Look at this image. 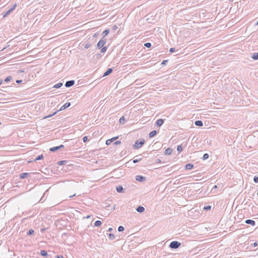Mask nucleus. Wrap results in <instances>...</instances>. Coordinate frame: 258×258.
Wrapping results in <instances>:
<instances>
[{"label":"nucleus","mask_w":258,"mask_h":258,"mask_svg":"<svg viewBox=\"0 0 258 258\" xmlns=\"http://www.w3.org/2000/svg\"><path fill=\"white\" fill-rule=\"evenodd\" d=\"M91 216V215H88L85 218H86V219L90 218Z\"/></svg>","instance_id":"nucleus-55"},{"label":"nucleus","mask_w":258,"mask_h":258,"mask_svg":"<svg viewBox=\"0 0 258 258\" xmlns=\"http://www.w3.org/2000/svg\"><path fill=\"white\" fill-rule=\"evenodd\" d=\"M63 147H64V146L63 145H61L58 146H56V147H53L50 148L49 150L51 152H55V151L58 150L59 149L63 148Z\"/></svg>","instance_id":"nucleus-4"},{"label":"nucleus","mask_w":258,"mask_h":258,"mask_svg":"<svg viewBox=\"0 0 258 258\" xmlns=\"http://www.w3.org/2000/svg\"><path fill=\"white\" fill-rule=\"evenodd\" d=\"M172 149L170 148L166 149L165 151L164 154L167 155H170L172 153Z\"/></svg>","instance_id":"nucleus-16"},{"label":"nucleus","mask_w":258,"mask_h":258,"mask_svg":"<svg viewBox=\"0 0 258 258\" xmlns=\"http://www.w3.org/2000/svg\"><path fill=\"white\" fill-rule=\"evenodd\" d=\"M156 162L157 163H160L161 162V161L160 159H156Z\"/></svg>","instance_id":"nucleus-48"},{"label":"nucleus","mask_w":258,"mask_h":258,"mask_svg":"<svg viewBox=\"0 0 258 258\" xmlns=\"http://www.w3.org/2000/svg\"><path fill=\"white\" fill-rule=\"evenodd\" d=\"M17 7V4L16 3H15L12 6V7L10 8V9L13 11H14L15 8H16Z\"/></svg>","instance_id":"nucleus-38"},{"label":"nucleus","mask_w":258,"mask_h":258,"mask_svg":"<svg viewBox=\"0 0 258 258\" xmlns=\"http://www.w3.org/2000/svg\"><path fill=\"white\" fill-rule=\"evenodd\" d=\"M141 160H142V158L134 159L133 162L134 163H136L140 161Z\"/></svg>","instance_id":"nucleus-40"},{"label":"nucleus","mask_w":258,"mask_h":258,"mask_svg":"<svg viewBox=\"0 0 258 258\" xmlns=\"http://www.w3.org/2000/svg\"><path fill=\"white\" fill-rule=\"evenodd\" d=\"M119 123L120 124H124L125 123V118L124 116H122L120 118Z\"/></svg>","instance_id":"nucleus-26"},{"label":"nucleus","mask_w":258,"mask_h":258,"mask_svg":"<svg viewBox=\"0 0 258 258\" xmlns=\"http://www.w3.org/2000/svg\"><path fill=\"white\" fill-rule=\"evenodd\" d=\"M253 245L254 246H256L257 245V242H254V244H253Z\"/></svg>","instance_id":"nucleus-56"},{"label":"nucleus","mask_w":258,"mask_h":258,"mask_svg":"<svg viewBox=\"0 0 258 258\" xmlns=\"http://www.w3.org/2000/svg\"><path fill=\"white\" fill-rule=\"evenodd\" d=\"M22 82V80H16V82L18 84H19L20 83H21Z\"/></svg>","instance_id":"nucleus-49"},{"label":"nucleus","mask_w":258,"mask_h":258,"mask_svg":"<svg viewBox=\"0 0 258 258\" xmlns=\"http://www.w3.org/2000/svg\"><path fill=\"white\" fill-rule=\"evenodd\" d=\"M136 180L140 182H144L146 181V178L142 175H137L136 176Z\"/></svg>","instance_id":"nucleus-6"},{"label":"nucleus","mask_w":258,"mask_h":258,"mask_svg":"<svg viewBox=\"0 0 258 258\" xmlns=\"http://www.w3.org/2000/svg\"><path fill=\"white\" fill-rule=\"evenodd\" d=\"M217 188V185H215L214 186V187H213V189H214V188L215 189V188Z\"/></svg>","instance_id":"nucleus-58"},{"label":"nucleus","mask_w":258,"mask_h":258,"mask_svg":"<svg viewBox=\"0 0 258 258\" xmlns=\"http://www.w3.org/2000/svg\"><path fill=\"white\" fill-rule=\"evenodd\" d=\"M40 253L43 256L46 257L47 256H48V253H47V251L44 250H41L40 251Z\"/></svg>","instance_id":"nucleus-20"},{"label":"nucleus","mask_w":258,"mask_h":258,"mask_svg":"<svg viewBox=\"0 0 258 258\" xmlns=\"http://www.w3.org/2000/svg\"><path fill=\"white\" fill-rule=\"evenodd\" d=\"M183 148L182 145H179L177 146V150L178 152H180L182 151Z\"/></svg>","instance_id":"nucleus-28"},{"label":"nucleus","mask_w":258,"mask_h":258,"mask_svg":"<svg viewBox=\"0 0 258 258\" xmlns=\"http://www.w3.org/2000/svg\"><path fill=\"white\" fill-rule=\"evenodd\" d=\"M34 231L32 229H30L27 232V235L30 236L34 234Z\"/></svg>","instance_id":"nucleus-25"},{"label":"nucleus","mask_w":258,"mask_h":258,"mask_svg":"<svg viewBox=\"0 0 258 258\" xmlns=\"http://www.w3.org/2000/svg\"><path fill=\"white\" fill-rule=\"evenodd\" d=\"M118 138V137L117 136V137H113V138H111V139H112V141L113 142L115 140H116V139H117Z\"/></svg>","instance_id":"nucleus-47"},{"label":"nucleus","mask_w":258,"mask_h":258,"mask_svg":"<svg viewBox=\"0 0 258 258\" xmlns=\"http://www.w3.org/2000/svg\"><path fill=\"white\" fill-rule=\"evenodd\" d=\"M124 230V227L122 226H119L118 228V231L119 232H122Z\"/></svg>","instance_id":"nucleus-37"},{"label":"nucleus","mask_w":258,"mask_h":258,"mask_svg":"<svg viewBox=\"0 0 258 258\" xmlns=\"http://www.w3.org/2000/svg\"><path fill=\"white\" fill-rule=\"evenodd\" d=\"M116 190L119 193H123L124 192V189L122 185H118L116 186Z\"/></svg>","instance_id":"nucleus-10"},{"label":"nucleus","mask_w":258,"mask_h":258,"mask_svg":"<svg viewBox=\"0 0 258 258\" xmlns=\"http://www.w3.org/2000/svg\"><path fill=\"white\" fill-rule=\"evenodd\" d=\"M113 71V69L112 68H109L107 70V71L104 73L103 77L107 76L110 75Z\"/></svg>","instance_id":"nucleus-12"},{"label":"nucleus","mask_w":258,"mask_h":258,"mask_svg":"<svg viewBox=\"0 0 258 258\" xmlns=\"http://www.w3.org/2000/svg\"><path fill=\"white\" fill-rule=\"evenodd\" d=\"M67 162H68V161L67 160L59 161L57 162V164L59 165H64Z\"/></svg>","instance_id":"nucleus-24"},{"label":"nucleus","mask_w":258,"mask_h":258,"mask_svg":"<svg viewBox=\"0 0 258 258\" xmlns=\"http://www.w3.org/2000/svg\"><path fill=\"white\" fill-rule=\"evenodd\" d=\"M12 12V11L10 9H9L6 12L3 13V17L5 18V17H7Z\"/></svg>","instance_id":"nucleus-18"},{"label":"nucleus","mask_w":258,"mask_h":258,"mask_svg":"<svg viewBox=\"0 0 258 258\" xmlns=\"http://www.w3.org/2000/svg\"><path fill=\"white\" fill-rule=\"evenodd\" d=\"M71 105L70 102H66L65 104H64L60 108L59 110H64L69 107H70Z\"/></svg>","instance_id":"nucleus-11"},{"label":"nucleus","mask_w":258,"mask_h":258,"mask_svg":"<svg viewBox=\"0 0 258 258\" xmlns=\"http://www.w3.org/2000/svg\"><path fill=\"white\" fill-rule=\"evenodd\" d=\"M194 167V165L192 163H188L185 166V169L187 170H190Z\"/></svg>","instance_id":"nucleus-15"},{"label":"nucleus","mask_w":258,"mask_h":258,"mask_svg":"<svg viewBox=\"0 0 258 258\" xmlns=\"http://www.w3.org/2000/svg\"><path fill=\"white\" fill-rule=\"evenodd\" d=\"M31 173H28V172H24L22 173H21L19 175L20 178L21 179H24L25 178L28 176H29L31 175Z\"/></svg>","instance_id":"nucleus-7"},{"label":"nucleus","mask_w":258,"mask_h":258,"mask_svg":"<svg viewBox=\"0 0 258 258\" xmlns=\"http://www.w3.org/2000/svg\"><path fill=\"white\" fill-rule=\"evenodd\" d=\"M195 124L198 126H202L203 125V123L201 120H196L195 122Z\"/></svg>","instance_id":"nucleus-19"},{"label":"nucleus","mask_w":258,"mask_h":258,"mask_svg":"<svg viewBox=\"0 0 258 258\" xmlns=\"http://www.w3.org/2000/svg\"><path fill=\"white\" fill-rule=\"evenodd\" d=\"M75 82L74 80L68 81L65 83V86L67 88L71 87L75 84Z\"/></svg>","instance_id":"nucleus-5"},{"label":"nucleus","mask_w":258,"mask_h":258,"mask_svg":"<svg viewBox=\"0 0 258 258\" xmlns=\"http://www.w3.org/2000/svg\"><path fill=\"white\" fill-rule=\"evenodd\" d=\"M136 210L139 213H142L145 211V208L143 206H139L137 208Z\"/></svg>","instance_id":"nucleus-14"},{"label":"nucleus","mask_w":258,"mask_h":258,"mask_svg":"<svg viewBox=\"0 0 258 258\" xmlns=\"http://www.w3.org/2000/svg\"><path fill=\"white\" fill-rule=\"evenodd\" d=\"M145 141L144 139H141L136 141L135 143L133 145V147L135 149H138L141 148L145 144Z\"/></svg>","instance_id":"nucleus-1"},{"label":"nucleus","mask_w":258,"mask_h":258,"mask_svg":"<svg viewBox=\"0 0 258 258\" xmlns=\"http://www.w3.org/2000/svg\"><path fill=\"white\" fill-rule=\"evenodd\" d=\"M109 29H106L103 32L102 35L103 36L102 38H105V37L109 33Z\"/></svg>","instance_id":"nucleus-17"},{"label":"nucleus","mask_w":258,"mask_h":258,"mask_svg":"<svg viewBox=\"0 0 258 258\" xmlns=\"http://www.w3.org/2000/svg\"><path fill=\"white\" fill-rule=\"evenodd\" d=\"M102 224V222L100 220H97L94 223L95 226L98 227L100 226Z\"/></svg>","instance_id":"nucleus-22"},{"label":"nucleus","mask_w":258,"mask_h":258,"mask_svg":"<svg viewBox=\"0 0 258 258\" xmlns=\"http://www.w3.org/2000/svg\"><path fill=\"white\" fill-rule=\"evenodd\" d=\"M113 142V141H112V139H108V140H107L106 141V144L107 145H109L111 144V143Z\"/></svg>","instance_id":"nucleus-36"},{"label":"nucleus","mask_w":258,"mask_h":258,"mask_svg":"<svg viewBox=\"0 0 258 258\" xmlns=\"http://www.w3.org/2000/svg\"><path fill=\"white\" fill-rule=\"evenodd\" d=\"M108 237H109V239H111V240H113L115 238V237L114 235L112 234V233L109 234Z\"/></svg>","instance_id":"nucleus-32"},{"label":"nucleus","mask_w":258,"mask_h":258,"mask_svg":"<svg viewBox=\"0 0 258 258\" xmlns=\"http://www.w3.org/2000/svg\"><path fill=\"white\" fill-rule=\"evenodd\" d=\"M164 120L163 119H158L156 122V125L157 126H161L164 123Z\"/></svg>","instance_id":"nucleus-8"},{"label":"nucleus","mask_w":258,"mask_h":258,"mask_svg":"<svg viewBox=\"0 0 258 258\" xmlns=\"http://www.w3.org/2000/svg\"><path fill=\"white\" fill-rule=\"evenodd\" d=\"M245 223L247 224H250L252 226H254L255 225V222L251 219H247L245 220Z\"/></svg>","instance_id":"nucleus-9"},{"label":"nucleus","mask_w":258,"mask_h":258,"mask_svg":"<svg viewBox=\"0 0 258 258\" xmlns=\"http://www.w3.org/2000/svg\"><path fill=\"white\" fill-rule=\"evenodd\" d=\"M108 231L109 232H111L113 231V228H109L108 230Z\"/></svg>","instance_id":"nucleus-52"},{"label":"nucleus","mask_w":258,"mask_h":258,"mask_svg":"<svg viewBox=\"0 0 258 258\" xmlns=\"http://www.w3.org/2000/svg\"><path fill=\"white\" fill-rule=\"evenodd\" d=\"M209 154L208 153H205L204 154V155L203 156V159L204 160H206L209 158Z\"/></svg>","instance_id":"nucleus-29"},{"label":"nucleus","mask_w":258,"mask_h":258,"mask_svg":"<svg viewBox=\"0 0 258 258\" xmlns=\"http://www.w3.org/2000/svg\"><path fill=\"white\" fill-rule=\"evenodd\" d=\"M83 141L84 143L88 141V137L87 136H84L83 138Z\"/></svg>","instance_id":"nucleus-42"},{"label":"nucleus","mask_w":258,"mask_h":258,"mask_svg":"<svg viewBox=\"0 0 258 258\" xmlns=\"http://www.w3.org/2000/svg\"><path fill=\"white\" fill-rule=\"evenodd\" d=\"M106 41L107 40L106 38H102V39L97 44V48L100 49L103 47V46L106 43Z\"/></svg>","instance_id":"nucleus-3"},{"label":"nucleus","mask_w":258,"mask_h":258,"mask_svg":"<svg viewBox=\"0 0 258 258\" xmlns=\"http://www.w3.org/2000/svg\"><path fill=\"white\" fill-rule=\"evenodd\" d=\"M96 55L97 58H99L101 57V54L100 53H97V54H96Z\"/></svg>","instance_id":"nucleus-51"},{"label":"nucleus","mask_w":258,"mask_h":258,"mask_svg":"<svg viewBox=\"0 0 258 258\" xmlns=\"http://www.w3.org/2000/svg\"><path fill=\"white\" fill-rule=\"evenodd\" d=\"M144 46H146L147 48H150L152 46V44L150 42L145 43L144 44Z\"/></svg>","instance_id":"nucleus-34"},{"label":"nucleus","mask_w":258,"mask_h":258,"mask_svg":"<svg viewBox=\"0 0 258 258\" xmlns=\"http://www.w3.org/2000/svg\"><path fill=\"white\" fill-rule=\"evenodd\" d=\"M121 143V142L120 141H117L116 142H115L113 144L114 145H119Z\"/></svg>","instance_id":"nucleus-45"},{"label":"nucleus","mask_w":258,"mask_h":258,"mask_svg":"<svg viewBox=\"0 0 258 258\" xmlns=\"http://www.w3.org/2000/svg\"><path fill=\"white\" fill-rule=\"evenodd\" d=\"M107 49V48L106 46L102 47L101 49V52L102 53H104L106 51Z\"/></svg>","instance_id":"nucleus-35"},{"label":"nucleus","mask_w":258,"mask_h":258,"mask_svg":"<svg viewBox=\"0 0 258 258\" xmlns=\"http://www.w3.org/2000/svg\"><path fill=\"white\" fill-rule=\"evenodd\" d=\"M55 258H64L62 255H57Z\"/></svg>","instance_id":"nucleus-50"},{"label":"nucleus","mask_w":258,"mask_h":258,"mask_svg":"<svg viewBox=\"0 0 258 258\" xmlns=\"http://www.w3.org/2000/svg\"><path fill=\"white\" fill-rule=\"evenodd\" d=\"M157 134V132L156 130L152 131L149 133V137L150 138H153Z\"/></svg>","instance_id":"nucleus-13"},{"label":"nucleus","mask_w":258,"mask_h":258,"mask_svg":"<svg viewBox=\"0 0 258 258\" xmlns=\"http://www.w3.org/2000/svg\"><path fill=\"white\" fill-rule=\"evenodd\" d=\"M251 58L254 59V60H257L258 59V52L257 53H254L252 56H251Z\"/></svg>","instance_id":"nucleus-21"},{"label":"nucleus","mask_w":258,"mask_h":258,"mask_svg":"<svg viewBox=\"0 0 258 258\" xmlns=\"http://www.w3.org/2000/svg\"><path fill=\"white\" fill-rule=\"evenodd\" d=\"M56 113H57V111H55V112H54L53 114H50V115H47V116H45V117H44V118H49V117H51V116H53V115H54V114H55Z\"/></svg>","instance_id":"nucleus-39"},{"label":"nucleus","mask_w":258,"mask_h":258,"mask_svg":"<svg viewBox=\"0 0 258 258\" xmlns=\"http://www.w3.org/2000/svg\"><path fill=\"white\" fill-rule=\"evenodd\" d=\"M99 35V33H96L94 34L93 36H92V38H93L94 37H98V36ZM93 40V39H92Z\"/></svg>","instance_id":"nucleus-44"},{"label":"nucleus","mask_w":258,"mask_h":258,"mask_svg":"<svg viewBox=\"0 0 258 258\" xmlns=\"http://www.w3.org/2000/svg\"><path fill=\"white\" fill-rule=\"evenodd\" d=\"M3 80L0 79V85H1L3 84Z\"/></svg>","instance_id":"nucleus-57"},{"label":"nucleus","mask_w":258,"mask_h":258,"mask_svg":"<svg viewBox=\"0 0 258 258\" xmlns=\"http://www.w3.org/2000/svg\"><path fill=\"white\" fill-rule=\"evenodd\" d=\"M253 181L255 183H258V176H255L253 178Z\"/></svg>","instance_id":"nucleus-41"},{"label":"nucleus","mask_w":258,"mask_h":258,"mask_svg":"<svg viewBox=\"0 0 258 258\" xmlns=\"http://www.w3.org/2000/svg\"><path fill=\"white\" fill-rule=\"evenodd\" d=\"M181 245V243L177 241H172L169 245L171 248L176 249Z\"/></svg>","instance_id":"nucleus-2"},{"label":"nucleus","mask_w":258,"mask_h":258,"mask_svg":"<svg viewBox=\"0 0 258 258\" xmlns=\"http://www.w3.org/2000/svg\"><path fill=\"white\" fill-rule=\"evenodd\" d=\"M2 124L1 122H0V125Z\"/></svg>","instance_id":"nucleus-60"},{"label":"nucleus","mask_w":258,"mask_h":258,"mask_svg":"<svg viewBox=\"0 0 258 258\" xmlns=\"http://www.w3.org/2000/svg\"><path fill=\"white\" fill-rule=\"evenodd\" d=\"M175 50V48H173V47H172V48H170L169 52H171V53H172V52H174Z\"/></svg>","instance_id":"nucleus-43"},{"label":"nucleus","mask_w":258,"mask_h":258,"mask_svg":"<svg viewBox=\"0 0 258 258\" xmlns=\"http://www.w3.org/2000/svg\"><path fill=\"white\" fill-rule=\"evenodd\" d=\"M168 61V60H164L162 61V62H161V64L162 65H165L166 62Z\"/></svg>","instance_id":"nucleus-46"},{"label":"nucleus","mask_w":258,"mask_h":258,"mask_svg":"<svg viewBox=\"0 0 258 258\" xmlns=\"http://www.w3.org/2000/svg\"><path fill=\"white\" fill-rule=\"evenodd\" d=\"M91 44L90 42H86L84 45V48L85 49H88L91 46Z\"/></svg>","instance_id":"nucleus-27"},{"label":"nucleus","mask_w":258,"mask_h":258,"mask_svg":"<svg viewBox=\"0 0 258 258\" xmlns=\"http://www.w3.org/2000/svg\"><path fill=\"white\" fill-rule=\"evenodd\" d=\"M75 196H76V194H74V195H73L70 196L69 197V198H73V197H75Z\"/></svg>","instance_id":"nucleus-54"},{"label":"nucleus","mask_w":258,"mask_h":258,"mask_svg":"<svg viewBox=\"0 0 258 258\" xmlns=\"http://www.w3.org/2000/svg\"><path fill=\"white\" fill-rule=\"evenodd\" d=\"M203 209L205 210H206V211L210 210L211 209V206H210V205H208V206H205L204 207Z\"/></svg>","instance_id":"nucleus-33"},{"label":"nucleus","mask_w":258,"mask_h":258,"mask_svg":"<svg viewBox=\"0 0 258 258\" xmlns=\"http://www.w3.org/2000/svg\"><path fill=\"white\" fill-rule=\"evenodd\" d=\"M256 25H258V21L257 22V23H256Z\"/></svg>","instance_id":"nucleus-59"},{"label":"nucleus","mask_w":258,"mask_h":258,"mask_svg":"<svg viewBox=\"0 0 258 258\" xmlns=\"http://www.w3.org/2000/svg\"><path fill=\"white\" fill-rule=\"evenodd\" d=\"M45 230H46L45 228H42V229H41V231L43 232L45 231Z\"/></svg>","instance_id":"nucleus-53"},{"label":"nucleus","mask_w":258,"mask_h":258,"mask_svg":"<svg viewBox=\"0 0 258 258\" xmlns=\"http://www.w3.org/2000/svg\"><path fill=\"white\" fill-rule=\"evenodd\" d=\"M12 79V77L11 76H9L5 79V82H8L10 81Z\"/></svg>","instance_id":"nucleus-31"},{"label":"nucleus","mask_w":258,"mask_h":258,"mask_svg":"<svg viewBox=\"0 0 258 258\" xmlns=\"http://www.w3.org/2000/svg\"><path fill=\"white\" fill-rule=\"evenodd\" d=\"M43 158V155H38L35 159V161L36 160H41Z\"/></svg>","instance_id":"nucleus-30"},{"label":"nucleus","mask_w":258,"mask_h":258,"mask_svg":"<svg viewBox=\"0 0 258 258\" xmlns=\"http://www.w3.org/2000/svg\"><path fill=\"white\" fill-rule=\"evenodd\" d=\"M62 86V83H58L55 84V85H54L53 88L57 89V88H60Z\"/></svg>","instance_id":"nucleus-23"}]
</instances>
